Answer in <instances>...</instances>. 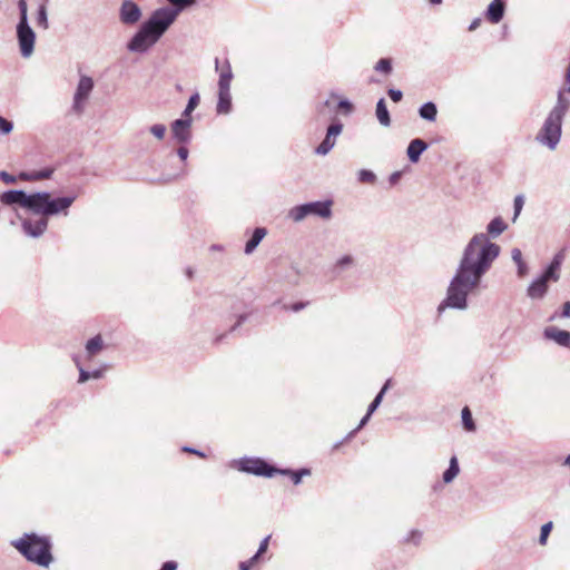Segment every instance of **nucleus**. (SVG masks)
Here are the masks:
<instances>
[{
    "label": "nucleus",
    "instance_id": "f257e3e1",
    "mask_svg": "<svg viewBox=\"0 0 570 570\" xmlns=\"http://www.w3.org/2000/svg\"><path fill=\"white\" fill-rule=\"evenodd\" d=\"M507 229L508 224L501 216H497L488 224L487 234L476 233L470 238L448 285L445 297L436 308L439 316L446 308L465 311L469 307V294L480 286L501 252L500 246L491 242L489 236L495 238Z\"/></svg>",
    "mask_w": 570,
    "mask_h": 570
},
{
    "label": "nucleus",
    "instance_id": "f03ea898",
    "mask_svg": "<svg viewBox=\"0 0 570 570\" xmlns=\"http://www.w3.org/2000/svg\"><path fill=\"white\" fill-rule=\"evenodd\" d=\"M170 6L154 10L127 42V50L146 53L166 33L178 16L194 7L197 0H166Z\"/></svg>",
    "mask_w": 570,
    "mask_h": 570
},
{
    "label": "nucleus",
    "instance_id": "7ed1b4c3",
    "mask_svg": "<svg viewBox=\"0 0 570 570\" xmlns=\"http://www.w3.org/2000/svg\"><path fill=\"white\" fill-rule=\"evenodd\" d=\"M570 109V99L564 96L563 90L558 91L557 102L546 117L541 129L535 136V140L554 150L560 142L562 135V124L566 114Z\"/></svg>",
    "mask_w": 570,
    "mask_h": 570
},
{
    "label": "nucleus",
    "instance_id": "20e7f679",
    "mask_svg": "<svg viewBox=\"0 0 570 570\" xmlns=\"http://www.w3.org/2000/svg\"><path fill=\"white\" fill-rule=\"evenodd\" d=\"M11 544L27 561L39 567L48 568L53 561L52 542L48 535L26 532Z\"/></svg>",
    "mask_w": 570,
    "mask_h": 570
},
{
    "label": "nucleus",
    "instance_id": "39448f33",
    "mask_svg": "<svg viewBox=\"0 0 570 570\" xmlns=\"http://www.w3.org/2000/svg\"><path fill=\"white\" fill-rule=\"evenodd\" d=\"M76 199L75 194L52 198L49 191H36L33 214L47 218L59 214L67 215Z\"/></svg>",
    "mask_w": 570,
    "mask_h": 570
},
{
    "label": "nucleus",
    "instance_id": "423d86ee",
    "mask_svg": "<svg viewBox=\"0 0 570 570\" xmlns=\"http://www.w3.org/2000/svg\"><path fill=\"white\" fill-rule=\"evenodd\" d=\"M229 466L243 473L268 479L276 475L277 468L259 456H242L233 460Z\"/></svg>",
    "mask_w": 570,
    "mask_h": 570
},
{
    "label": "nucleus",
    "instance_id": "0eeeda50",
    "mask_svg": "<svg viewBox=\"0 0 570 570\" xmlns=\"http://www.w3.org/2000/svg\"><path fill=\"white\" fill-rule=\"evenodd\" d=\"M332 205L333 202L331 199L296 205L289 209L288 217L295 223L303 220L309 215L321 218H330L332 216Z\"/></svg>",
    "mask_w": 570,
    "mask_h": 570
},
{
    "label": "nucleus",
    "instance_id": "6e6552de",
    "mask_svg": "<svg viewBox=\"0 0 570 570\" xmlns=\"http://www.w3.org/2000/svg\"><path fill=\"white\" fill-rule=\"evenodd\" d=\"M0 202L6 206L19 205L22 208L33 213L36 193L27 194L22 189H9L0 195Z\"/></svg>",
    "mask_w": 570,
    "mask_h": 570
},
{
    "label": "nucleus",
    "instance_id": "1a4fd4ad",
    "mask_svg": "<svg viewBox=\"0 0 570 570\" xmlns=\"http://www.w3.org/2000/svg\"><path fill=\"white\" fill-rule=\"evenodd\" d=\"M16 36L19 46L20 55L23 58H29L35 51L36 32L29 23H17Z\"/></svg>",
    "mask_w": 570,
    "mask_h": 570
},
{
    "label": "nucleus",
    "instance_id": "9d476101",
    "mask_svg": "<svg viewBox=\"0 0 570 570\" xmlns=\"http://www.w3.org/2000/svg\"><path fill=\"white\" fill-rule=\"evenodd\" d=\"M92 89V78L89 76H80L72 100L73 111H76L77 114H81L83 111L85 104L88 100Z\"/></svg>",
    "mask_w": 570,
    "mask_h": 570
},
{
    "label": "nucleus",
    "instance_id": "9b49d317",
    "mask_svg": "<svg viewBox=\"0 0 570 570\" xmlns=\"http://www.w3.org/2000/svg\"><path fill=\"white\" fill-rule=\"evenodd\" d=\"M193 118H179L171 122L173 138L179 144H188L191 139Z\"/></svg>",
    "mask_w": 570,
    "mask_h": 570
},
{
    "label": "nucleus",
    "instance_id": "f8f14e48",
    "mask_svg": "<svg viewBox=\"0 0 570 570\" xmlns=\"http://www.w3.org/2000/svg\"><path fill=\"white\" fill-rule=\"evenodd\" d=\"M140 7L132 0H124L119 9V18L124 24L132 26L141 18Z\"/></svg>",
    "mask_w": 570,
    "mask_h": 570
},
{
    "label": "nucleus",
    "instance_id": "ddd939ff",
    "mask_svg": "<svg viewBox=\"0 0 570 570\" xmlns=\"http://www.w3.org/2000/svg\"><path fill=\"white\" fill-rule=\"evenodd\" d=\"M543 338L553 341L561 347L570 348V332L557 326H548L543 330Z\"/></svg>",
    "mask_w": 570,
    "mask_h": 570
},
{
    "label": "nucleus",
    "instance_id": "4468645a",
    "mask_svg": "<svg viewBox=\"0 0 570 570\" xmlns=\"http://www.w3.org/2000/svg\"><path fill=\"white\" fill-rule=\"evenodd\" d=\"M21 227L26 235L32 238H38L46 232L48 227V218L41 216V218L35 222L26 218L22 219Z\"/></svg>",
    "mask_w": 570,
    "mask_h": 570
},
{
    "label": "nucleus",
    "instance_id": "2eb2a0df",
    "mask_svg": "<svg viewBox=\"0 0 570 570\" xmlns=\"http://www.w3.org/2000/svg\"><path fill=\"white\" fill-rule=\"evenodd\" d=\"M563 259L564 255L561 252L557 253L539 277L548 283L550 281L558 282Z\"/></svg>",
    "mask_w": 570,
    "mask_h": 570
},
{
    "label": "nucleus",
    "instance_id": "dca6fc26",
    "mask_svg": "<svg viewBox=\"0 0 570 570\" xmlns=\"http://www.w3.org/2000/svg\"><path fill=\"white\" fill-rule=\"evenodd\" d=\"M505 10L507 0H492L484 11V17L489 22L497 24L503 19Z\"/></svg>",
    "mask_w": 570,
    "mask_h": 570
},
{
    "label": "nucleus",
    "instance_id": "f3484780",
    "mask_svg": "<svg viewBox=\"0 0 570 570\" xmlns=\"http://www.w3.org/2000/svg\"><path fill=\"white\" fill-rule=\"evenodd\" d=\"M215 68L216 71H219L218 88H230L233 70L228 59H225L224 63L220 67L219 59L216 58Z\"/></svg>",
    "mask_w": 570,
    "mask_h": 570
},
{
    "label": "nucleus",
    "instance_id": "a211bd4d",
    "mask_svg": "<svg viewBox=\"0 0 570 570\" xmlns=\"http://www.w3.org/2000/svg\"><path fill=\"white\" fill-rule=\"evenodd\" d=\"M53 167H45L39 170H30V171H20L18 177L23 181H38L43 179H49L55 173Z\"/></svg>",
    "mask_w": 570,
    "mask_h": 570
},
{
    "label": "nucleus",
    "instance_id": "6ab92c4d",
    "mask_svg": "<svg viewBox=\"0 0 570 570\" xmlns=\"http://www.w3.org/2000/svg\"><path fill=\"white\" fill-rule=\"evenodd\" d=\"M428 148H429V145L421 138H415V139L411 140L407 146V149H406V155H407L409 160L412 164H416L420 160L422 154Z\"/></svg>",
    "mask_w": 570,
    "mask_h": 570
},
{
    "label": "nucleus",
    "instance_id": "aec40b11",
    "mask_svg": "<svg viewBox=\"0 0 570 570\" xmlns=\"http://www.w3.org/2000/svg\"><path fill=\"white\" fill-rule=\"evenodd\" d=\"M312 471L308 468H301L297 470H293L289 468H276V475H285L291 479L294 485H298L302 483L304 476L311 475Z\"/></svg>",
    "mask_w": 570,
    "mask_h": 570
},
{
    "label": "nucleus",
    "instance_id": "412c9836",
    "mask_svg": "<svg viewBox=\"0 0 570 570\" xmlns=\"http://www.w3.org/2000/svg\"><path fill=\"white\" fill-rule=\"evenodd\" d=\"M548 282L539 276L527 288V295L532 299H541L548 292Z\"/></svg>",
    "mask_w": 570,
    "mask_h": 570
},
{
    "label": "nucleus",
    "instance_id": "4be33fe9",
    "mask_svg": "<svg viewBox=\"0 0 570 570\" xmlns=\"http://www.w3.org/2000/svg\"><path fill=\"white\" fill-rule=\"evenodd\" d=\"M232 111L230 88H218V101L216 112L218 115H227Z\"/></svg>",
    "mask_w": 570,
    "mask_h": 570
},
{
    "label": "nucleus",
    "instance_id": "5701e85b",
    "mask_svg": "<svg viewBox=\"0 0 570 570\" xmlns=\"http://www.w3.org/2000/svg\"><path fill=\"white\" fill-rule=\"evenodd\" d=\"M105 342L100 334L89 338L85 345L86 358L91 360L105 348Z\"/></svg>",
    "mask_w": 570,
    "mask_h": 570
},
{
    "label": "nucleus",
    "instance_id": "b1692460",
    "mask_svg": "<svg viewBox=\"0 0 570 570\" xmlns=\"http://www.w3.org/2000/svg\"><path fill=\"white\" fill-rule=\"evenodd\" d=\"M267 230L265 227H256L253 230L250 238L246 242L244 253L250 255L266 236Z\"/></svg>",
    "mask_w": 570,
    "mask_h": 570
},
{
    "label": "nucleus",
    "instance_id": "393cba45",
    "mask_svg": "<svg viewBox=\"0 0 570 570\" xmlns=\"http://www.w3.org/2000/svg\"><path fill=\"white\" fill-rule=\"evenodd\" d=\"M375 115H376L379 122L382 126H384V127L391 126V116H390V111L386 107V102H385L384 98H380L379 101L376 102Z\"/></svg>",
    "mask_w": 570,
    "mask_h": 570
},
{
    "label": "nucleus",
    "instance_id": "a878e982",
    "mask_svg": "<svg viewBox=\"0 0 570 570\" xmlns=\"http://www.w3.org/2000/svg\"><path fill=\"white\" fill-rule=\"evenodd\" d=\"M419 116L426 121H435L438 107L433 101H426L419 108Z\"/></svg>",
    "mask_w": 570,
    "mask_h": 570
},
{
    "label": "nucleus",
    "instance_id": "bb28decb",
    "mask_svg": "<svg viewBox=\"0 0 570 570\" xmlns=\"http://www.w3.org/2000/svg\"><path fill=\"white\" fill-rule=\"evenodd\" d=\"M459 472H460L459 461H458V458L455 455H453L450 459L448 469L442 474L443 482L451 483L458 476Z\"/></svg>",
    "mask_w": 570,
    "mask_h": 570
},
{
    "label": "nucleus",
    "instance_id": "cd10ccee",
    "mask_svg": "<svg viewBox=\"0 0 570 570\" xmlns=\"http://www.w3.org/2000/svg\"><path fill=\"white\" fill-rule=\"evenodd\" d=\"M511 258L517 265L518 276L524 277L529 272V267H528L527 263L523 261L522 252L519 248H513L511 250Z\"/></svg>",
    "mask_w": 570,
    "mask_h": 570
},
{
    "label": "nucleus",
    "instance_id": "c85d7f7f",
    "mask_svg": "<svg viewBox=\"0 0 570 570\" xmlns=\"http://www.w3.org/2000/svg\"><path fill=\"white\" fill-rule=\"evenodd\" d=\"M390 384H391V380H387L383 386L381 387L380 392L375 395V397L373 399V401L370 403L368 407H367V411L370 414H373L377 407L381 405L382 403V400L386 393V391L389 390L390 387Z\"/></svg>",
    "mask_w": 570,
    "mask_h": 570
},
{
    "label": "nucleus",
    "instance_id": "c756f323",
    "mask_svg": "<svg viewBox=\"0 0 570 570\" xmlns=\"http://www.w3.org/2000/svg\"><path fill=\"white\" fill-rule=\"evenodd\" d=\"M36 22L39 28L47 30L49 28L48 11L45 3L39 4L36 16Z\"/></svg>",
    "mask_w": 570,
    "mask_h": 570
},
{
    "label": "nucleus",
    "instance_id": "7c9ffc66",
    "mask_svg": "<svg viewBox=\"0 0 570 570\" xmlns=\"http://www.w3.org/2000/svg\"><path fill=\"white\" fill-rule=\"evenodd\" d=\"M199 101H200L199 94L198 92L193 94L187 101V105L181 114V118H191V112L197 108V106L199 105Z\"/></svg>",
    "mask_w": 570,
    "mask_h": 570
},
{
    "label": "nucleus",
    "instance_id": "2f4dec72",
    "mask_svg": "<svg viewBox=\"0 0 570 570\" xmlns=\"http://www.w3.org/2000/svg\"><path fill=\"white\" fill-rule=\"evenodd\" d=\"M354 265V258L352 255H344L340 257L334 265V273L338 275L342 271H345Z\"/></svg>",
    "mask_w": 570,
    "mask_h": 570
},
{
    "label": "nucleus",
    "instance_id": "473e14b6",
    "mask_svg": "<svg viewBox=\"0 0 570 570\" xmlns=\"http://www.w3.org/2000/svg\"><path fill=\"white\" fill-rule=\"evenodd\" d=\"M343 131V124L340 120L334 121L327 127L325 137L330 139V141H333V144H336V138L342 134Z\"/></svg>",
    "mask_w": 570,
    "mask_h": 570
},
{
    "label": "nucleus",
    "instance_id": "72a5a7b5",
    "mask_svg": "<svg viewBox=\"0 0 570 570\" xmlns=\"http://www.w3.org/2000/svg\"><path fill=\"white\" fill-rule=\"evenodd\" d=\"M463 428L469 432H474L476 426L472 417V413L468 406H464L461 412Z\"/></svg>",
    "mask_w": 570,
    "mask_h": 570
},
{
    "label": "nucleus",
    "instance_id": "f704fd0d",
    "mask_svg": "<svg viewBox=\"0 0 570 570\" xmlns=\"http://www.w3.org/2000/svg\"><path fill=\"white\" fill-rule=\"evenodd\" d=\"M374 70L385 76H390L393 71V65L391 58H381L375 65Z\"/></svg>",
    "mask_w": 570,
    "mask_h": 570
},
{
    "label": "nucleus",
    "instance_id": "c9c22d12",
    "mask_svg": "<svg viewBox=\"0 0 570 570\" xmlns=\"http://www.w3.org/2000/svg\"><path fill=\"white\" fill-rule=\"evenodd\" d=\"M333 141H330L328 138L324 137L322 142L315 148L314 153L320 156L327 155L334 148Z\"/></svg>",
    "mask_w": 570,
    "mask_h": 570
},
{
    "label": "nucleus",
    "instance_id": "e433bc0d",
    "mask_svg": "<svg viewBox=\"0 0 570 570\" xmlns=\"http://www.w3.org/2000/svg\"><path fill=\"white\" fill-rule=\"evenodd\" d=\"M357 179L363 184H373L376 180V175L370 169H361L357 173Z\"/></svg>",
    "mask_w": 570,
    "mask_h": 570
},
{
    "label": "nucleus",
    "instance_id": "4c0bfd02",
    "mask_svg": "<svg viewBox=\"0 0 570 570\" xmlns=\"http://www.w3.org/2000/svg\"><path fill=\"white\" fill-rule=\"evenodd\" d=\"M422 537L423 534L420 530L413 529L406 534V537H404L403 542L419 546L421 543Z\"/></svg>",
    "mask_w": 570,
    "mask_h": 570
},
{
    "label": "nucleus",
    "instance_id": "58836bf2",
    "mask_svg": "<svg viewBox=\"0 0 570 570\" xmlns=\"http://www.w3.org/2000/svg\"><path fill=\"white\" fill-rule=\"evenodd\" d=\"M18 9H19V21L18 23H29L28 19V4L26 0H18Z\"/></svg>",
    "mask_w": 570,
    "mask_h": 570
},
{
    "label": "nucleus",
    "instance_id": "ea45409f",
    "mask_svg": "<svg viewBox=\"0 0 570 570\" xmlns=\"http://www.w3.org/2000/svg\"><path fill=\"white\" fill-rule=\"evenodd\" d=\"M553 528L552 521H549L544 524H542L540 529V535H539V543L541 546H544L547 543L548 537Z\"/></svg>",
    "mask_w": 570,
    "mask_h": 570
},
{
    "label": "nucleus",
    "instance_id": "a19ab883",
    "mask_svg": "<svg viewBox=\"0 0 570 570\" xmlns=\"http://www.w3.org/2000/svg\"><path fill=\"white\" fill-rule=\"evenodd\" d=\"M73 361L76 363V366L79 371V377H78V383H85L87 382L88 380H90V372L85 370L83 366L81 365L79 358L77 356L73 357Z\"/></svg>",
    "mask_w": 570,
    "mask_h": 570
},
{
    "label": "nucleus",
    "instance_id": "79ce46f5",
    "mask_svg": "<svg viewBox=\"0 0 570 570\" xmlns=\"http://www.w3.org/2000/svg\"><path fill=\"white\" fill-rule=\"evenodd\" d=\"M570 318V302H566L563 303L562 305V311L559 313V312H554L550 317H549V321L550 322H553L554 320L557 318Z\"/></svg>",
    "mask_w": 570,
    "mask_h": 570
},
{
    "label": "nucleus",
    "instance_id": "37998d69",
    "mask_svg": "<svg viewBox=\"0 0 570 570\" xmlns=\"http://www.w3.org/2000/svg\"><path fill=\"white\" fill-rule=\"evenodd\" d=\"M13 121L0 116V135H9L13 130Z\"/></svg>",
    "mask_w": 570,
    "mask_h": 570
},
{
    "label": "nucleus",
    "instance_id": "c03bdc74",
    "mask_svg": "<svg viewBox=\"0 0 570 570\" xmlns=\"http://www.w3.org/2000/svg\"><path fill=\"white\" fill-rule=\"evenodd\" d=\"M523 205H524L523 195H517L513 200V208H514V214H513V218H512L513 222L519 217V215L523 208Z\"/></svg>",
    "mask_w": 570,
    "mask_h": 570
},
{
    "label": "nucleus",
    "instance_id": "a18cd8bd",
    "mask_svg": "<svg viewBox=\"0 0 570 570\" xmlns=\"http://www.w3.org/2000/svg\"><path fill=\"white\" fill-rule=\"evenodd\" d=\"M149 131L158 139H163L166 134V126L163 124H155L149 128Z\"/></svg>",
    "mask_w": 570,
    "mask_h": 570
},
{
    "label": "nucleus",
    "instance_id": "49530a36",
    "mask_svg": "<svg viewBox=\"0 0 570 570\" xmlns=\"http://www.w3.org/2000/svg\"><path fill=\"white\" fill-rule=\"evenodd\" d=\"M308 305V302H295L291 305H284L286 311H292L294 313L301 312Z\"/></svg>",
    "mask_w": 570,
    "mask_h": 570
},
{
    "label": "nucleus",
    "instance_id": "de8ad7c7",
    "mask_svg": "<svg viewBox=\"0 0 570 570\" xmlns=\"http://www.w3.org/2000/svg\"><path fill=\"white\" fill-rule=\"evenodd\" d=\"M387 95L394 102H400L403 98V92L400 89L390 88Z\"/></svg>",
    "mask_w": 570,
    "mask_h": 570
},
{
    "label": "nucleus",
    "instance_id": "09e8293b",
    "mask_svg": "<svg viewBox=\"0 0 570 570\" xmlns=\"http://www.w3.org/2000/svg\"><path fill=\"white\" fill-rule=\"evenodd\" d=\"M337 108L338 109H344L346 114H351L352 110H353V105L352 102L348 100V99H341L338 102H337Z\"/></svg>",
    "mask_w": 570,
    "mask_h": 570
},
{
    "label": "nucleus",
    "instance_id": "8fccbe9b",
    "mask_svg": "<svg viewBox=\"0 0 570 570\" xmlns=\"http://www.w3.org/2000/svg\"><path fill=\"white\" fill-rule=\"evenodd\" d=\"M17 178H19V177L18 176H13V175L9 174L6 170H1L0 171V179L3 183H6V184H13V183H16Z\"/></svg>",
    "mask_w": 570,
    "mask_h": 570
},
{
    "label": "nucleus",
    "instance_id": "3c124183",
    "mask_svg": "<svg viewBox=\"0 0 570 570\" xmlns=\"http://www.w3.org/2000/svg\"><path fill=\"white\" fill-rule=\"evenodd\" d=\"M249 314L248 313H243V314H239L237 316V321L236 323L230 327L229 332L233 333L235 331H237V328L244 323L247 321Z\"/></svg>",
    "mask_w": 570,
    "mask_h": 570
},
{
    "label": "nucleus",
    "instance_id": "603ef678",
    "mask_svg": "<svg viewBox=\"0 0 570 570\" xmlns=\"http://www.w3.org/2000/svg\"><path fill=\"white\" fill-rule=\"evenodd\" d=\"M181 451H183V452H185V453L195 454V455H197V456H199V458H203V459H205V458H206L205 452H203V451H200V450H197V449H195V448H193V446H189V445H184V446L181 448Z\"/></svg>",
    "mask_w": 570,
    "mask_h": 570
},
{
    "label": "nucleus",
    "instance_id": "864d4df0",
    "mask_svg": "<svg viewBox=\"0 0 570 570\" xmlns=\"http://www.w3.org/2000/svg\"><path fill=\"white\" fill-rule=\"evenodd\" d=\"M269 539H271V535H267L261 541L258 550H257L258 554H263L267 551Z\"/></svg>",
    "mask_w": 570,
    "mask_h": 570
},
{
    "label": "nucleus",
    "instance_id": "5fc2aeb1",
    "mask_svg": "<svg viewBox=\"0 0 570 570\" xmlns=\"http://www.w3.org/2000/svg\"><path fill=\"white\" fill-rule=\"evenodd\" d=\"M106 368H107V365H105L104 367H100V368H96V370L89 371L90 372V377L95 379V380L101 379L104 376V373H105Z\"/></svg>",
    "mask_w": 570,
    "mask_h": 570
},
{
    "label": "nucleus",
    "instance_id": "6e6d98bb",
    "mask_svg": "<svg viewBox=\"0 0 570 570\" xmlns=\"http://www.w3.org/2000/svg\"><path fill=\"white\" fill-rule=\"evenodd\" d=\"M188 155H189V150L186 146H181L177 149V156L181 159V160H186L188 158Z\"/></svg>",
    "mask_w": 570,
    "mask_h": 570
},
{
    "label": "nucleus",
    "instance_id": "4d7b16f0",
    "mask_svg": "<svg viewBox=\"0 0 570 570\" xmlns=\"http://www.w3.org/2000/svg\"><path fill=\"white\" fill-rule=\"evenodd\" d=\"M178 567L176 561H166L161 564V568L159 570H176Z\"/></svg>",
    "mask_w": 570,
    "mask_h": 570
},
{
    "label": "nucleus",
    "instance_id": "13d9d810",
    "mask_svg": "<svg viewBox=\"0 0 570 570\" xmlns=\"http://www.w3.org/2000/svg\"><path fill=\"white\" fill-rule=\"evenodd\" d=\"M358 431H360V430H358L357 428H355L354 430H352V431H351V432H350V433L344 438V440H343V441H341V442H338V443H336V444L334 445V449H337V448H338L343 442L348 441V440H351L352 438H354Z\"/></svg>",
    "mask_w": 570,
    "mask_h": 570
},
{
    "label": "nucleus",
    "instance_id": "bf43d9fd",
    "mask_svg": "<svg viewBox=\"0 0 570 570\" xmlns=\"http://www.w3.org/2000/svg\"><path fill=\"white\" fill-rule=\"evenodd\" d=\"M402 176V173L401 171H394L390 175L389 177V181L391 185H395L399 183L400 178Z\"/></svg>",
    "mask_w": 570,
    "mask_h": 570
},
{
    "label": "nucleus",
    "instance_id": "052dcab7",
    "mask_svg": "<svg viewBox=\"0 0 570 570\" xmlns=\"http://www.w3.org/2000/svg\"><path fill=\"white\" fill-rule=\"evenodd\" d=\"M372 414L368 412L365 413V415L361 419L358 425L356 426L358 430H361L363 426L366 425V423L370 421Z\"/></svg>",
    "mask_w": 570,
    "mask_h": 570
},
{
    "label": "nucleus",
    "instance_id": "680f3d73",
    "mask_svg": "<svg viewBox=\"0 0 570 570\" xmlns=\"http://www.w3.org/2000/svg\"><path fill=\"white\" fill-rule=\"evenodd\" d=\"M481 24V18H475L471 21V23L469 24V28L468 30L469 31H474L475 29L479 28V26Z\"/></svg>",
    "mask_w": 570,
    "mask_h": 570
},
{
    "label": "nucleus",
    "instance_id": "e2e57ef3",
    "mask_svg": "<svg viewBox=\"0 0 570 570\" xmlns=\"http://www.w3.org/2000/svg\"><path fill=\"white\" fill-rule=\"evenodd\" d=\"M253 566L247 560L239 562V570H250Z\"/></svg>",
    "mask_w": 570,
    "mask_h": 570
},
{
    "label": "nucleus",
    "instance_id": "0e129e2a",
    "mask_svg": "<svg viewBox=\"0 0 570 570\" xmlns=\"http://www.w3.org/2000/svg\"><path fill=\"white\" fill-rule=\"evenodd\" d=\"M261 556L262 554H258V552L256 551V553L252 558H249L247 561L250 562V564L254 567V564L258 561Z\"/></svg>",
    "mask_w": 570,
    "mask_h": 570
},
{
    "label": "nucleus",
    "instance_id": "69168bd1",
    "mask_svg": "<svg viewBox=\"0 0 570 570\" xmlns=\"http://www.w3.org/2000/svg\"><path fill=\"white\" fill-rule=\"evenodd\" d=\"M185 274L189 279H191L194 277V269L191 267H187L185 269Z\"/></svg>",
    "mask_w": 570,
    "mask_h": 570
},
{
    "label": "nucleus",
    "instance_id": "338daca9",
    "mask_svg": "<svg viewBox=\"0 0 570 570\" xmlns=\"http://www.w3.org/2000/svg\"><path fill=\"white\" fill-rule=\"evenodd\" d=\"M566 79H567V82L569 83L568 91H570V63H569V66L567 68Z\"/></svg>",
    "mask_w": 570,
    "mask_h": 570
},
{
    "label": "nucleus",
    "instance_id": "774afa93",
    "mask_svg": "<svg viewBox=\"0 0 570 570\" xmlns=\"http://www.w3.org/2000/svg\"><path fill=\"white\" fill-rule=\"evenodd\" d=\"M226 334H220V335H217L214 340V343L215 344H219L223 342L224 337H225Z\"/></svg>",
    "mask_w": 570,
    "mask_h": 570
}]
</instances>
